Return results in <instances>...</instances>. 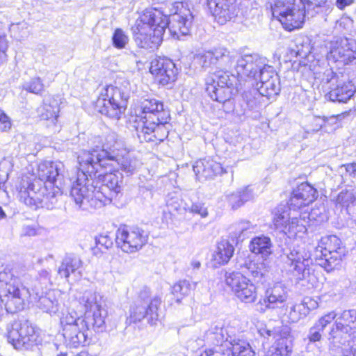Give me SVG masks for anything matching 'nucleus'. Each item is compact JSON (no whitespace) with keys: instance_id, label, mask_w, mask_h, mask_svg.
<instances>
[{"instance_id":"f257e3e1","label":"nucleus","mask_w":356,"mask_h":356,"mask_svg":"<svg viewBox=\"0 0 356 356\" xmlns=\"http://www.w3.org/2000/svg\"><path fill=\"white\" fill-rule=\"evenodd\" d=\"M168 16L158 8L145 10L131 27L136 44L140 48L156 49L163 41L166 27L174 37L187 35L193 21L191 11L183 2L172 3Z\"/></svg>"},{"instance_id":"f03ea898","label":"nucleus","mask_w":356,"mask_h":356,"mask_svg":"<svg viewBox=\"0 0 356 356\" xmlns=\"http://www.w3.org/2000/svg\"><path fill=\"white\" fill-rule=\"evenodd\" d=\"M103 168L99 167L95 172L90 173L81 168L75 180H69L70 195L79 208H101L113 200H119L122 196V173L111 168L108 172L99 173V169Z\"/></svg>"},{"instance_id":"7ed1b4c3","label":"nucleus","mask_w":356,"mask_h":356,"mask_svg":"<svg viewBox=\"0 0 356 356\" xmlns=\"http://www.w3.org/2000/svg\"><path fill=\"white\" fill-rule=\"evenodd\" d=\"M65 166L60 161L41 162L38 179L23 177L18 186L20 200L30 207L52 209L65 190Z\"/></svg>"},{"instance_id":"20e7f679","label":"nucleus","mask_w":356,"mask_h":356,"mask_svg":"<svg viewBox=\"0 0 356 356\" xmlns=\"http://www.w3.org/2000/svg\"><path fill=\"white\" fill-rule=\"evenodd\" d=\"M122 147L117 135L113 132L109 133L104 137L101 149L96 146V149L92 151L83 150L80 153L77 157L80 168L90 173L95 172L99 167L106 169L108 161L113 159L111 156L124 152Z\"/></svg>"},{"instance_id":"39448f33","label":"nucleus","mask_w":356,"mask_h":356,"mask_svg":"<svg viewBox=\"0 0 356 356\" xmlns=\"http://www.w3.org/2000/svg\"><path fill=\"white\" fill-rule=\"evenodd\" d=\"M309 3L321 7L332 0H307ZM273 15L287 31L300 29L304 23L305 6L303 0H276L272 7Z\"/></svg>"},{"instance_id":"423d86ee","label":"nucleus","mask_w":356,"mask_h":356,"mask_svg":"<svg viewBox=\"0 0 356 356\" xmlns=\"http://www.w3.org/2000/svg\"><path fill=\"white\" fill-rule=\"evenodd\" d=\"M234 90L232 80L227 72L218 71L206 79V92L211 99L222 104L223 110L227 113L234 109L232 99Z\"/></svg>"},{"instance_id":"0eeeda50","label":"nucleus","mask_w":356,"mask_h":356,"mask_svg":"<svg viewBox=\"0 0 356 356\" xmlns=\"http://www.w3.org/2000/svg\"><path fill=\"white\" fill-rule=\"evenodd\" d=\"M161 304L159 296H150L149 289H144L136 301L130 307L129 321L131 323L140 322L146 318L150 325H156L159 321V308Z\"/></svg>"},{"instance_id":"6e6552de","label":"nucleus","mask_w":356,"mask_h":356,"mask_svg":"<svg viewBox=\"0 0 356 356\" xmlns=\"http://www.w3.org/2000/svg\"><path fill=\"white\" fill-rule=\"evenodd\" d=\"M346 254V248L342 245L340 238L335 235L322 237L315 250L318 264L327 272L337 266Z\"/></svg>"},{"instance_id":"1a4fd4ad","label":"nucleus","mask_w":356,"mask_h":356,"mask_svg":"<svg viewBox=\"0 0 356 356\" xmlns=\"http://www.w3.org/2000/svg\"><path fill=\"white\" fill-rule=\"evenodd\" d=\"M141 115H136L134 121V129L146 128L147 130H152L155 120H161L162 122H169L170 113L163 108L161 102L154 99H146L141 102Z\"/></svg>"},{"instance_id":"9d476101","label":"nucleus","mask_w":356,"mask_h":356,"mask_svg":"<svg viewBox=\"0 0 356 356\" xmlns=\"http://www.w3.org/2000/svg\"><path fill=\"white\" fill-rule=\"evenodd\" d=\"M7 338L15 349L28 350L36 344L38 334L27 320L15 321L7 327Z\"/></svg>"},{"instance_id":"9b49d317","label":"nucleus","mask_w":356,"mask_h":356,"mask_svg":"<svg viewBox=\"0 0 356 356\" xmlns=\"http://www.w3.org/2000/svg\"><path fill=\"white\" fill-rule=\"evenodd\" d=\"M327 58L342 65L352 63L356 59V43L346 37H334L327 43Z\"/></svg>"},{"instance_id":"f8f14e48","label":"nucleus","mask_w":356,"mask_h":356,"mask_svg":"<svg viewBox=\"0 0 356 356\" xmlns=\"http://www.w3.org/2000/svg\"><path fill=\"white\" fill-rule=\"evenodd\" d=\"M147 241V235L138 227H120L115 233L117 246L127 253L138 251Z\"/></svg>"},{"instance_id":"ddd939ff","label":"nucleus","mask_w":356,"mask_h":356,"mask_svg":"<svg viewBox=\"0 0 356 356\" xmlns=\"http://www.w3.org/2000/svg\"><path fill=\"white\" fill-rule=\"evenodd\" d=\"M225 282L241 301L252 303L256 300L257 297L256 286L240 272L227 273Z\"/></svg>"},{"instance_id":"4468645a","label":"nucleus","mask_w":356,"mask_h":356,"mask_svg":"<svg viewBox=\"0 0 356 356\" xmlns=\"http://www.w3.org/2000/svg\"><path fill=\"white\" fill-rule=\"evenodd\" d=\"M6 275V272L0 273V281L5 282L6 284L7 299L5 307L8 312L15 313L23 309L24 298L30 295V292L25 287H19L15 279L13 280V283L8 282L5 277Z\"/></svg>"},{"instance_id":"2eb2a0df","label":"nucleus","mask_w":356,"mask_h":356,"mask_svg":"<svg viewBox=\"0 0 356 356\" xmlns=\"http://www.w3.org/2000/svg\"><path fill=\"white\" fill-rule=\"evenodd\" d=\"M309 259L302 248H293L287 254L286 263L292 267V270L300 280H307V282L314 286L316 277L310 273L309 266Z\"/></svg>"},{"instance_id":"dca6fc26","label":"nucleus","mask_w":356,"mask_h":356,"mask_svg":"<svg viewBox=\"0 0 356 356\" xmlns=\"http://www.w3.org/2000/svg\"><path fill=\"white\" fill-rule=\"evenodd\" d=\"M288 298V292L284 284L275 283L273 286L266 290L264 297L257 304V309L264 313L267 309H274L281 307Z\"/></svg>"},{"instance_id":"f3484780","label":"nucleus","mask_w":356,"mask_h":356,"mask_svg":"<svg viewBox=\"0 0 356 356\" xmlns=\"http://www.w3.org/2000/svg\"><path fill=\"white\" fill-rule=\"evenodd\" d=\"M332 76L327 81L331 83L330 90L327 96L332 102H346L353 96L355 91V86L350 81H345L340 79L339 76L332 71L327 74Z\"/></svg>"},{"instance_id":"a211bd4d","label":"nucleus","mask_w":356,"mask_h":356,"mask_svg":"<svg viewBox=\"0 0 356 356\" xmlns=\"http://www.w3.org/2000/svg\"><path fill=\"white\" fill-rule=\"evenodd\" d=\"M150 72L162 85H167L176 79L177 69L173 61L167 58H157L151 62Z\"/></svg>"},{"instance_id":"6ab92c4d","label":"nucleus","mask_w":356,"mask_h":356,"mask_svg":"<svg viewBox=\"0 0 356 356\" xmlns=\"http://www.w3.org/2000/svg\"><path fill=\"white\" fill-rule=\"evenodd\" d=\"M236 62L235 67L238 75L257 81V72L264 67L266 59L257 54H253L241 56Z\"/></svg>"},{"instance_id":"aec40b11","label":"nucleus","mask_w":356,"mask_h":356,"mask_svg":"<svg viewBox=\"0 0 356 356\" xmlns=\"http://www.w3.org/2000/svg\"><path fill=\"white\" fill-rule=\"evenodd\" d=\"M318 197V191L311 184L303 182L293 189L288 204L296 210L312 203Z\"/></svg>"},{"instance_id":"412c9836","label":"nucleus","mask_w":356,"mask_h":356,"mask_svg":"<svg viewBox=\"0 0 356 356\" xmlns=\"http://www.w3.org/2000/svg\"><path fill=\"white\" fill-rule=\"evenodd\" d=\"M207 6L220 24H224L237 15L234 0H207Z\"/></svg>"},{"instance_id":"4be33fe9","label":"nucleus","mask_w":356,"mask_h":356,"mask_svg":"<svg viewBox=\"0 0 356 356\" xmlns=\"http://www.w3.org/2000/svg\"><path fill=\"white\" fill-rule=\"evenodd\" d=\"M112 157L113 159L108 161L107 168L120 169L127 176L133 175L141 165L140 161L129 152H127L125 149Z\"/></svg>"},{"instance_id":"5701e85b","label":"nucleus","mask_w":356,"mask_h":356,"mask_svg":"<svg viewBox=\"0 0 356 356\" xmlns=\"http://www.w3.org/2000/svg\"><path fill=\"white\" fill-rule=\"evenodd\" d=\"M88 328L83 320H79L78 324L70 328L64 329L63 335L65 343L70 347L77 348L88 343Z\"/></svg>"},{"instance_id":"b1692460","label":"nucleus","mask_w":356,"mask_h":356,"mask_svg":"<svg viewBox=\"0 0 356 356\" xmlns=\"http://www.w3.org/2000/svg\"><path fill=\"white\" fill-rule=\"evenodd\" d=\"M193 171L200 181L212 179L226 172L220 163L209 159L197 161L193 165Z\"/></svg>"},{"instance_id":"393cba45","label":"nucleus","mask_w":356,"mask_h":356,"mask_svg":"<svg viewBox=\"0 0 356 356\" xmlns=\"http://www.w3.org/2000/svg\"><path fill=\"white\" fill-rule=\"evenodd\" d=\"M168 122H162L161 120H155L152 130H147L146 128L135 129L138 138L140 143L163 141L168 136V130L165 125Z\"/></svg>"},{"instance_id":"a878e982","label":"nucleus","mask_w":356,"mask_h":356,"mask_svg":"<svg viewBox=\"0 0 356 356\" xmlns=\"http://www.w3.org/2000/svg\"><path fill=\"white\" fill-rule=\"evenodd\" d=\"M42 287H38L35 284L32 291L35 293L36 298L38 297V307L49 313H56L58 311V300L57 298V292L55 291H49L44 295H40Z\"/></svg>"},{"instance_id":"bb28decb","label":"nucleus","mask_w":356,"mask_h":356,"mask_svg":"<svg viewBox=\"0 0 356 356\" xmlns=\"http://www.w3.org/2000/svg\"><path fill=\"white\" fill-rule=\"evenodd\" d=\"M350 337L353 339V333L341 323L336 321L328 334L327 339L333 348H339Z\"/></svg>"},{"instance_id":"cd10ccee","label":"nucleus","mask_w":356,"mask_h":356,"mask_svg":"<svg viewBox=\"0 0 356 356\" xmlns=\"http://www.w3.org/2000/svg\"><path fill=\"white\" fill-rule=\"evenodd\" d=\"M83 262L80 257L74 254H67L62 261L58 268V273L61 277L67 279L70 274H75L76 272L80 276L79 269L82 267Z\"/></svg>"},{"instance_id":"c85d7f7f","label":"nucleus","mask_w":356,"mask_h":356,"mask_svg":"<svg viewBox=\"0 0 356 356\" xmlns=\"http://www.w3.org/2000/svg\"><path fill=\"white\" fill-rule=\"evenodd\" d=\"M224 346L232 352V356H256L250 343L243 339L229 337L226 338Z\"/></svg>"},{"instance_id":"c756f323","label":"nucleus","mask_w":356,"mask_h":356,"mask_svg":"<svg viewBox=\"0 0 356 356\" xmlns=\"http://www.w3.org/2000/svg\"><path fill=\"white\" fill-rule=\"evenodd\" d=\"M58 101L53 97H47L44 99L43 104L38 108V112L41 120H51L56 124L59 113Z\"/></svg>"},{"instance_id":"7c9ffc66","label":"nucleus","mask_w":356,"mask_h":356,"mask_svg":"<svg viewBox=\"0 0 356 356\" xmlns=\"http://www.w3.org/2000/svg\"><path fill=\"white\" fill-rule=\"evenodd\" d=\"M107 310L102 307H98L93 310L92 314H86L83 318L87 328H92L95 332H102L105 330V318L107 316Z\"/></svg>"},{"instance_id":"2f4dec72","label":"nucleus","mask_w":356,"mask_h":356,"mask_svg":"<svg viewBox=\"0 0 356 356\" xmlns=\"http://www.w3.org/2000/svg\"><path fill=\"white\" fill-rule=\"evenodd\" d=\"M252 252L261 254L264 259L273 253V244L268 236L261 235L254 237L250 243Z\"/></svg>"},{"instance_id":"473e14b6","label":"nucleus","mask_w":356,"mask_h":356,"mask_svg":"<svg viewBox=\"0 0 356 356\" xmlns=\"http://www.w3.org/2000/svg\"><path fill=\"white\" fill-rule=\"evenodd\" d=\"M293 343L291 337L277 339L267 351L265 356H291Z\"/></svg>"},{"instance_id":"72a5a7b5","label":"nucleus","mask_w":356,"mask_h":356,"mask_svg":"<svg viewBox=\"0 0 356 356\" xmlns=\"http://www.w3.org/2000/svg\"><path fill=\"white\" fill-rule=\"evenodd\" d=\"M104 91V93L102 92L101 94L102 97L106 98L108 101L115 104L120 106V108L125 109L129 98L127 93H125L120 88L113 86H108Z\"/></svg>"},{"instance_id":"f704fd0d","label":"nucleus","mask_w":356,"mask_h":356,"mask_svg":"<svg viewBox=\"0 0 356 356\" xmlns=\"http://www.w3.org/2000/svg\"><path fill=\"white\" fill-rule=\"evenodd\" d=\"M96 108L102 115L114 120L120 119L124 109L120 108L115 104L107 100L106 98L99 97L96 103Z\"/></svg>"},{"instance_id":"c9c22d12","label":"nucleus","mask_w":356,"mask_h":356,"mask_svg":"<svg viewBox=\"0 0 356 356\" xmlns=\"http://www.w3.org/2000/svg\"><path fill=\"white\" fill-rule=\"evenodd\" d=\"M234 248L227 241L223 240L217 244L213 258L218 264H227L233 255Z\"/></svg>"},{"instance_id":"e433bc0d","label":"nucleus","mask_w":356,"mask_h":356,"mask_svg":"<svg viewBox=\"0 0 356 356\" xmlns=\"http://www.w3.org/2000/svg\"><path fill=\"white\" fill-rule=\"evenodd\" d=\"M290 206L280 204L273 211V222L276 229L284 232L287 229V222L290 215Z\"/></svg>"},{"instance_id":"4c0bfd02","label":"nucleus","mask_w":356,"mask_h":356,"mask_svg":"<svg viewBox=\"0 0 356 356\" xmlns=\"http://www.w3.org/2000/svg\"><path fill=\"white\" fill-rule=\"evenodd\" d=\"M208 51L213 57L216 64L225 69L231 67L235 61L234 56L230 55L229 51L224 47L214 48Z\"/></svg>"},{"instance_id":"58836bf2","label":"nucleus","mask_w":356,"mask_h":356,"mask_svg":"<svg viewBox=\"0 0 356 356\" xmlns=\"http://www.w3.org/2000/svg\"><path fill=\"white\" fill-rule=\"evenodd\" d=\"M252 197V191L248 187L237 191L227 196L228 203L232 207V209H237Z\"/></svg>"},{"instance_id":"ea45409f","label":"nucleus","mask_w":356,"mask_h":356,"mask_svg":"<svg viewBox=\"0 0 356 356\" xmlns=\"http://www.w3.org/2000/svg\"><path fill=\"white\" fill-rule=\"evenodd\" d=\"M273 79L257 86L262 96L270 97L277 95L280 90V79L277 73H273Z\"/></svg>"},{"instance_id":"a19ab883","label":"nucleus","mask_w":356,"mask_h":356,"mask_svg":"<svg viewBox=\"0 0 356 356\" xmlns=\"http://www.w3.org/2000/svg\"><path fill=\"white\" fill-rule=\"evenodd\" d=\"M337 322L341 323L348 330L353 333V339H356V309L343 311L337 318Z\"/></svg>"},{"instance_id":"79ce46f5","label":"nucleus","mask_w":356,"mask_h":356,"mask_svg":"<svg viewBox=\"0 0 356 356\" xmlns=\"http://www.w3.org/2000/svg\"><path fill=\"white\" fill-rule=\"evenodd\" d=\"M207 339L213 343V344L218 347V350L220 353H222L221 351L224 350V348H226V347L224 346L226 339L225 340L224 330L222 327L217 326L212 327L207 331Z\"/></svg>"},{"instance_id":"37998d69","label":"nucleus","mask_w":356,"mask_h":356,"mask_svg":"<svg viewBox=\"0 0 356 356\" xmlns=\"http://www.w3.org/2000/svg\"><path fill=\"white\" fill-rule=\"evenodd\" d=\"M100 300L101 297L90 290L86 291L81 298V302L84 304L86 309L90 310L102 307Z\"/></svg>"},{"instance_id":"c03bdc74","label":"nucleus","mask_w":356,"mask_h":356,"mask_svg":"<svg viewBox=\"0 0 356 356\" xmlns=\"http://www.w3.org/2000/svg\"><path fill=\"white\" fill-rule=\"evenodd\" d=\"M192 289V285L186 280H180L172 287V293L179 302L181 299L188 296Z\"/></svg>"},{"instance_id":"a18cd8bd","label":"nucleus","mask_w":356,"mask_h":356,"mask_svg":"<svg viewBox=\"0 0 356 356\" xmlns=\"http://www.w3.org/2000/svg\"><path fill=\"white\" fill-rule=\"evenodd\" d=\"M309 314L307 303H300L293 305L289 312V318L293 323H296L305 318Z\"/></svg>"},{"instance_id":"49530a36","label":"nucleus","mask_w":356,"mask_h":356,"mask_svg":"<svg viewBox=\"0 0 356 356\" xmlns=\"http://www.w3.org/2000/svg\"><path fill=\"white\" fill-rule=\"evenodd\" d=\"M259 332L260 334L264 337L268 339L272 337L276 339V340L281 337H290L289 331L287 327H277L270 329L266 327L261 328Z\"/></svg>"},{"instance_id":"de8ad7c7","label":"nucleus","mask_w":356,"mask_h":356,"mask_svg":"<svg viewBox=\"0 0 356 356\" xmlns=\"http://www.w3.org/2000/svg\"><path fill=\"white\" fill-rule=\"evenodd\" d=\"M261 96L258 88L244 91L242 94L243 100L246 103L247 106L250 109H253L258 106L259 104V99Z\"/></svg>"},{"instance_id":"09e8293b","label":"nucleus","mask_w":356,"mask_h":356,"mask_svg":"<svg viewBox=\"0 0 356 356\" xmlns=\"http://www.w3.org/2000/svg\"><path fill=\"white\" fill-rule=\"evenodd\" d=\"M129 41V36L125 32L118 28L115 30L112 36L113 45L117 49H124Z\"/></svg>"},{"instance_id":"8fccbe9b","label":"nucleus","mask_w":356,"mask_h":356,"mask_svg":"<svg viewBox=\"0 0 356 356\" xmlns=\"http://www.w3.org/2000/svg\"><path fill=\"white\" fill-rule=\"evenodd\" d=\"M79 320L84 319L83 318L78 317L76 313L74 312H67L66 313H63L60 318V324L63 327V330L64 329L75 326V324H78V321H79Z\"/></svg>"},{"instance_id":"3c124183","label":"nucleus","mask_w":356,"mask_h":356,"mask_svg":"<svg viewBox=\"0 0 356 356\" xmlns=\"http://www.w3.org/2000/svg\"><path fill=\"white\" fill-rule=\"evenodd\" d=\"M23 89L38 95L44 90V84L40 77H34L23 85Z\"/></svg>"},{"instance_id":"603ef678","label":"nucleus","mask_w":356,"mask_h":356,"mask_svg":"<svg viewBox=\"0 0 356 356\" xmlns=\"http://www.w3.org/2000/svg\"><path fill=\"white\" fill-rule=\"evenodd\" d=\"M356 201V197L353 190L342 191L337 196V203L342 207H348Z\"/></svg>"},{"instance_id":"864d4df0","label":"nucleus","mask_w":356,"mask_h":356,"mask_svg":"<svg viewBox=\"0 0 356 356\" xmlns=\"http://www.w3.org/2000/svg\"><path fill=\"white\" fill-rule=\"evenodd\" d=\"M273 73L276 72L273 67L267 65L266 62L264 67H261L259 72H257V80H259V82L257 83V86L271 80L273 79Z\"/></svg>"},{"instance_id":"5fc2aeb1","label":"nucleus","mask_w":356,"mask_h":356,"mask_svg":"<svg viewBox=\"0 0 356 356\" xmlns=\"http://www.w3.org/2000/svg\"><path fill=\"white\" fill-rule=\"evenodd\" d=\"M95 243L100 246V249L107 250L113 245V237L108 234H101L95 237Z\"/></svg>"},{"instance_id":"6e6d98bb","label":"nucleus","mask_w":356,"mask_h":356,"mask_svg":"<svg viewBox=\"0 0 356 356\" xmlns=\"http://www.w3.org/2000/svg\"><path fill=\"white\" fill-rule=\"evenodd\" d=\"M324 328L321 327L320 325H318L316 322L315 324L309 328L307 338L310 342H316L319 341L322 337V332H323Z\"/></svg>"},{"instance_id":"4d7b16f0","label":"nucleus","mask_w":356,"mask_h":356,"mask_svg":"<svg viewBox=\"0 0 356 356\" xmlns=\"http://www.w3.org/2000/svg\"><path fill=\"white\" fill-rule=\"evenodd\" d=\"M198 63L204 69H207L212 65H217L213 57L209 51H206L202 54H199L197 56Z\"/></svg>"},{"instance_id":"13d9d810","label":"nucleus","mask_w":356,"mask_h":356,"mask_svg":"<svg viewBox=\"0 0 356 356\" xmlns=\"http://www.w3.org/2000/svg\"><path fill=\"white\" fill-rule=\"evenodd\" d=\"M248 270L252 276L254 281L256 282H262L264 277V272L261 268L257 266L256 264L250 263L248 266Z\"/></svg>"},{"instance_id":"bf43d9fd","label":"nucleus","mask_w":356,"mask_h":356,"mask_svg":"<svg viewBox=\"0 0 356 356\" xmlns=\"http://www.w3.org/2000/svg\"><path fill=\"white\" fill-rule=\"evenodd\" d=\"M185 210H188L190 212L200 215L202 218L208 216L207 209L202 203H194L191 207L188 209L184 207Z\"/></svg>"},{"instance_id":"052dcab7","label":"nucleus","mask_w":356,"mask_h":356,"mask_svg":"<svg viewBox=\"0 0 356 356\" xmlns=\"http://www.w3.org/2000/svg\"><path fill=\"white\" fill-rule=\"evenodd\" d=\"M12 126L10 118L0 109V130L2 131H7L10 129Z\"/></svg>"},{"instance_id":"680f3d73","label":"nucleus","mask_w":356,"mask_h":356,"mask_svg":"<svg viewBox=\"0 0 356 356\" xmlns=\"http://www.w3.org/2000/svg\"><path fill=\"white\" fill-rule=\"evenodd\" d=\"M337 314L334 312H330L323 316L318 321H316V323L320 325L321 327L325 329L327 325L330 323L337 317Z\"/></svg>"},{"instance_id":"e2e57ef3","label":"nucleus","mask_w":356,"mask_h":356,"mask_svg":"<svg viewBox=\"0 0 356 356\" xmlns=\"http://www.w3.org/2000/svg\"><path fill=\"white\" fill-rule=\"evenodd\" d=\"M182 201L177 196H173L167 201V206L174 211H179L181 208Z\"/></svg>"},{"instance_id":"0e129e2a","label":"nucleus","mask_w":356,"mask_h":356,"mask_svg":"<svg viewBox=\"0 0 356 356\" xmlns=\"http://www.w3.org/2000/svg\"><path fill=\"white\" fill-rule=\"evenodd\" d=\"M38 282L40 284L38 287H42V285L47 286L48 283L50 282V274L49 273L44 269H42L38 272Z\"/></svg>"},{"instance_id":"69168bd1","label":"nucleus","mask_w":356,"mask_h":356,"mask_svg":"<svg viewBox=\"0 0 356 356\" xmlns=\"http://www.w3.org/2000/svg\"><path fill=\"white\" fill-rule=\"evenodd\" d=\"M305 47L301 44V47L300 48L298 45L296 46V49H293L291 50V54L294 53L296 56H300L301 58H305L307 56V54L309 52V47H306V50L304 49Z\"/></svg>"},{"instance_id":"338daca9","label":"nucleus","mask_w":356,"mask_h":356,"mask_svg":"<svg viewBox=\"0 0 356 356\" xmlns=\"http://www.w3.org/2000/svg\"><path fill=\"white\" fill-rule=\"evenodd\" d=\"M8 41L6 35L4 33L0 31V51L1 53H5L8 49Z\"/></svg>"},{"instance_id":"774afa93","label":"nucleus","mask_w":356,"mask_h":356,"mask_svg":"<svg viewBox=\"0 0 356 356\" xmlns=\"http://www.w3.org/2000/svg\"><path fill=\"white\" fill-rule=\"evenodd\" d=\"M346 170L353 177H356V163H348L344 165Z\"/></svg>"}]
</instances>
